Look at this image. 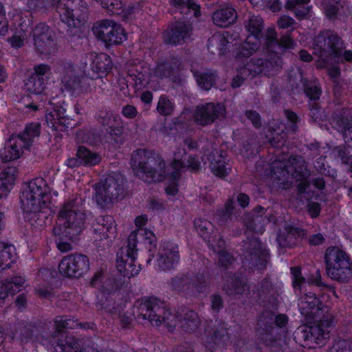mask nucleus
Instances as JSON below:
<instances>
[{
    "instance_id": "nucleus-32",
    "label": "nucleus",
    "mask_w": 352,
    "mask_h": 352,
    "mask_svg": "<svg viewBox=\"0 0 352 352\" xmlns=\"http://www.w3.org/2000/svg\"><path fill=\"white\" fill-rule=\"evenodd\" d=\"M89 56L90 59L92 60V62L90 64L91 69L94 73L97 74L96 77L93 75L91 76L92 79L94 78H101L102 76L100 74H105L111 69L110 57L106 54H101L100 55L91 54Z\"/></svg>"
},
{
    "instance_id": "nucleus-16",
    "label": "nucleus",
    "mask_w": 352,
    "mask_h": 352,
    "mask_svg": "<svg viewBox=\"0 0 352 352\" xmlns=\"http://www.w3.org/2000/svg\"><path fill=\"white\" fill-rule=\"evenodd\" d=\"M308 322L313 324L306 327L302 331L304 340L318 344H323V341L329 338L330 329L333 322V315H326V317Z\"/></svg>"
},
{
    "instance_id": "nucleus-26",
    "label": "nucleus",
    "mask_w": 352,
    "mask_h": 352,
    "mask_svg": "<svg viewBox=\"0 0 352 352\" xmlns=\"http://www.w3.org/2000/svg\"><path fill=\"white\" fill-rule=\"evenodd\" d=\"M25 149L26 148L19 138L12 134L6 142L4 148L0 150V157L4 162L17 160L23 155Z\"/></svg>"
},
{
    "instance_id": "nucleus-64",
    "label": "nucleus",
    "mask_w": 352,
    "mask_h": 352,
    "mask_svg": "<svg viewBox=\"0 0 352 352\" xmlns=\"http://www.w3.org/2000/svg\"><path fill=\"white\" fill-rule=\"evenodd\" d=\"M292 285L295 289H301V285L305 283V278L302 276L301 269L299 267H291Z\"/></svg>"
},
{
    "instance_id": "nucleus-5",
    "label": "nucleus",
    "mask_w": 352,
    "mask_h": 352,
    "mask_svg": "<svg viewBox=\"0 0 352 352\" xmlns=\"http://www.w3.org/2000/svg\"><path fill=\"white\" fill-rule=\"evenodd\" d=\"M131 166L135 174L146 182H160L166 177L165 161L152 150L140 148L133 151Z\"/></svg>"
},
{
    "instance_id": "nucleus-41",
    "label": "nucleus",
    "mask_w": 352,
    "mask_h": 352,
    "mask_svg": "<svg viewBox=\"0 0 352 352\" xmlns=\"http://www.w3.org/2000/svg\"><path fill=\"white\" fill-rule=\"evenodd\" d=\"M198 85L205 89L209 90L215 83L217 74L212 72L192 71Z\"/></svg>"
},
{
    "instance_id": "nucleus-9",
    "label": "nucleus",
    "mask_w": 352,
    "mask_h": 352,
    "mask_svg": "<svg viewBox=\"0 0 352 352\" xmlns=\"http://www.w3.org/2000/svg\"><path fill=\"white\" fill-rule=\"evenodd\" d=\"M344 43L342 38L334 31L323 30L316 36L313 50L320 60L324 64L333 57L342 54Z\"/></svg>"
},
{
    "instance_id": "nucleus-47",
    "label": "nucleus",
    "mask_w": 352,
    "mask_h": 352,
    "mask_svg": "<svg viewBox=\"0 0 352 352\" xmlns=\"http://www.w3.org/2000/svg\"><path fill=\"white\" fill-rule=\"evenodd\" d=\"M228 41L226 38L220 34L214 35L208 39V49L212 54L215 53V50L218 51L219 55L225 53Z\"/></svg>"
},
{
    "instance_id": "nucleus-42",
    "label": "nucleus",
    "mask_w": 352,
    "mask_h": 352,
    "mask_svg": "<svg viewBox=\"0 0 352 352\" xmlns=\"http://www.w3.org/2000/svg\"><path fill=\"white\" fill-rule=\"evenodd\" d=\"M58 339L56 345V352H80L78 341L72 336H64Z\"/></svg>"
},
{
    "instance_id": "nucleus-18",
    "label": "nucleus",
    "mask_w": 352,
    "mask_h": 352,
    "mask_svg": "<svg viewBox=\"0 0 352 352\" xmlns=\"http://www.w3.org/2000/svg\"><path fill=\"white\" fill-rule=\"evenodd\" d=\"M288 322V318L285 314H278L275 317L268 311H264L258 318L257 331L260 338L266 344L272 343L275 338L272 336L274 323L278 327H285Z\"/></svg>"
},
{
    "instance_id": "nucleus-34",
    "label": "nucleus",
    "mask_w": 352,
    "mask_h": 352,
    "mask_svg": "<svg viewBox=\"0 0 352 352\" xmlns=\"http://www.w3.org/2000/svg\"><path fill=\"white\" fill-rule=\"evenodd\" d=\"M179 65V60L176 58L161 62L156 65L153 71L154 76L160 78H170L177 72Z\"/></svg>"
},
{
    "instance_id": "nucleus-2",
    "label": "nucleus",
    "mask_w": 352,
    "mask_h": 352,
    "mask_svg": "<svg viewBox=\"0 0 352 352\" xmlns=\"http://www.w3.org/2000/svg\"><path fill=\"white\" fill-rule=\"evenodd\" d=\"M50 199L49 189L43 178H36L28 183L22 192L21 202L32 225L43 226L46 223L52 213Z\"/></svg>"
},
{
    "instance_id": "nucleus-20",
    "label": "nucleus",
    "mask_w": 352,
    "mask_h": 352,
    "mask_svg": "<svg viewBox=\"0 0 352 352\" xmlns=\"http://www.w3.org/2000/svg\"><path fill=\"white\" fill-rule=\"evenodd\" d=\"M226 109L220 103L208 102L198 105L193 113V120L197 125L205 126L212 124L217 119L224 118Z\"/></svg>"
},
{
    "instance_id": "nucleus-51",
    "label": "nucleus",
    "mask_w": 352,
    "mask_h": 352,
    "mask_svg": "<svg viewBox=\"0 0 352 352\" xmlns=\"http://www.w3.org/2000/svg\"><path fill=\"white\" fill-rule=\"evenodd\" d=\"M45 79H41L36 76H31L25 82L27 91L30 94H40L45 89Z\"/></svg>"
},
{
    "instance_id": "nucleus-57",
    "label": "nucleus",
    "mask_w": 352,
    "mask_h": 352,
    "mask_svg": "<svg viewBox=\"0 0 352 352\" xmlns=\"http://www.w3.org/2000/svg\"><path fill=\"white\" fill-rule=\"evenodd\" d=\"M106 130L111 139L116 143H121L122 142L124 126L122 120H120V123H116Z\"/></svg>"
},
{
    "instance_id": "nucleus-56",
    "label": "nucleus",
    "mask_w": 352,
    "mask_h": 352,
    "mask_svg": "<svg viewBox=\"0 0 352 352\" xmlns=\"http://www.w3.org/2000/svg\"><path fill=\"white\" fill-rule=\"evenodd\" d=\"M76 325H78V324L75 321L71 319H67L64 316H58L54 318L56 333H61L64 329H73Z\"/></svg>"
},
{
    "instance_id": "nucleus-60",
    "label": "nucleus",
    "mask_w": 352,
    "mask_h": 352,
    "mask_svg": "<svg viewBox=\"0 0 352 352\" xmlns=\"http://www.w3.org/2000/svg\"><path fill=\"white\" fill-rule=\"evenodd\" d=\"M335 157L340 159L343 164L352 166V155H349L348 150L344 146H337L333 150Z\"/></svg>"
},
{
    "instance_id": "nucleus-29",
    "label": "nucleus",
    "mask_w": 352,
    "mask_h": 352,
    "mask_svg": "<svg viewBox=\"0 0 352 352\" xmlns=\"http://www.w3.org/2000/svg\"><path fill=\"white\" fill-rule=\"evenodd\" d=\"M237 18V14L232 7L226 6L219 8L212 15L213 23L221 28H227L233 24Z\"/></svg>"
},
{
    "instance_id": "nucleus-49",
    "label": "nucleus",
    "mask_w": 352,
    "mask_h": 352,
    "mask_svg": "<svg viewBox=\"0 0 352 352\" xmlns=\"http://www.w3.org/2000/svg\"><path fill=\"white\" fill-rule=\"evenodd\" d=\"M121 118L119 115L110 111H100L98 116V121L103 126H107V129L112 126V125L120 123Z\"/></svg>"
},
{
    "instance_id": "nucleus-38",
    "label": "nucleus",
    "mask_w": 352,
    "mask_h": 352,
    "mask_svg": "<svg viewBox=\"0 0 352 352\" xmlns=\"http://www.w3.org/2000/svg\"><path fill=\"white\" fill-rule=\"evenodd\" d=\"M37 327L30 323H22L19 325L13 334V338L19 340L21 344L30 342L37 333Z\"/></svg>"
},
{
    "instance_id": "nucleus-13",
    "label": "nucleus",
    "mask_w": 352,
    "mask_h": 352,
    "mask_svg": "<svg viewBox=\"0 0 352 352\" xmlns=\"http://www.w3.org/2000/svg\"><path fill=\"white\" fill-rule=\"evenodd\" d=\"M93 32L98 39L109 45L120 44L126 39L121 25L109 19L96 22L93 26Z\"/></svg>"
},
{
    "instance_id": "nucleus-12",
    "label": "nucleus",
    "mask_w": 352,
    "mask_h": 352,
    "mask_svg": "<svg viewBox=\"0 0 352 352\" xmlns=\"http://www.w3.org/2000/svg\"><path fill=\"white\" fill-rule=\"evenodd\" d=\"M266 56L265 58L252 59L246 67L242 68L239 73L243 75L252 74H263L270 77L276 75L283 68V60L276 50L264 51Z\"/></svg>"
},
{
    "instance_id": "nucleus-61",
    "label": "nucleus",
    "mask_w": 352,
    "mask_h": 352,
    "mask_svg": "<svg viewBox=\"0 0 352 352\" xmlns=\"http://www.w3.org/2000/svg\"><path fill=\"white\" fill-rule=\"evenodd\" d=\"M16 169L14 166L6 168L0 174V179L12 187L16 179Z\"/></svg>"
},
{
    "instance_id": "nucleus-23",
    "label": "nucleus",
    "mask_w": 352,
    "mask_h": 352,
    "mask_svg": "<svg viewBox=\"0 0 352 352\" xmlns=\"http://www.w3.org/2000/svg\"><path fill=\"white\" fill-rule=\"evenodd\" d=\"M92 227L94 234L101 241L105 239L111 241L116 237L115 220L110 215L98 217L93 223Z\"/></svg>"
},
{
    "instance_id": "nucleus-52",
    "label": "nucleus",
    "mask_w": 352,
    "mask_h": 352,
    "mask_svg": "<svg viewBox=\"0 0 352 352\" xmlns=\"http://www.w3.org/2000/svg\"><path fill=\"white\" fill-rule=\"evenodd\" d=\"M175 109V104L168 96L162 95L160 97L157 105V111L162 116H170Z\"/></svg>"
},
{
    "instance_id": "nucleus-28",
    "label": "nucleus",
    "mask_w": 352,
    "mask_h": 352,
    "mask_svg": "<svg viewBox=\"0 0 352 352\" xmlns=\"http://www.w3.org/2000/svg\"><path fill=\"white\" fill-rule=\"evenodd\" d=\"M245 281L235 274H228L223 279L222 289L227 296L236 298L245 291Z\"/></svg>"
},
{
    "instance_id": "nucleus-44",
    "label": "nucleus",
    "mask_w": 352,
    "mask_h": 352,
    "mask_svg": "<svg viewBox=\"0 0 352 352\" xmlns=\"http://www.w3.org/2000/svg\"><path fill=\"white\" fill-rule=\"evenodd\" d=\"M14 248L0 242V270L10 267L14 261Z\"/></svg>"
},
{
    "instance_id": "nucleus-39",
    "label": "nucleus",
    "mask_w": 352,
    "mask_h": 352,
    "mask_svg": "<svg viewBox=\"0 0 352 352\" xmlns=\"http://www.w3.org/2000/svg\"><path fill=\"white\" fill-rule=\"evenodd\" d=\"M82 165L93 166L98 164L102 158L96 152L92 151L85 146H80L76 153Z\"/></svg>"
},
{
    "instance_id": "nucleus-25",
    "label": "nucleus",
    "mask_w": 352,
    "mask_h": 352,
    "mask_svg": "<svg viewBox=\"0 0 352 352\" xmlns=\"http://www.w3.org/2000/svg\"><path fill=\"white\" fill-rule=\"evenodd\" d=\"M46 122L55 131H65L72 128L74 122L66 114V109L57 106L53 111L46 114Z\"/></svg>"
},
{
    "instance_id": "nucleus-48",
    "label": "nucleus",
    "mask_w": 352,
    "mask_h": 352,
    "mask_svg": "<svg viewBox=\"0 0 352 352\" xmlns=\"http://www.w3.org/2000/svg\"><path fill=\"white\" fill-rule=\"evenodd\" d=\"M265 212L266 210L263 207L261 206H257L256 207H255L251 212L252 219L248 225V227L254 232L261 231V228H257V223H262L264 224L265 223L270 222V220L267 218H263V215Z\"/></svg>"
},
{
    "instance_id": "nucleus-22",
    "label": "nucleus",
    "mask_w": 352,
    "mask_h": 352,
    "mask_svg": "<svg viewBox=\"0 0 352 352\" xmlns=\"http://www.w3.org/2000/svg\"><path fill=\"white\" fill-rule=\"evenodd\" d=\"M192 30L190 23L186 21H176L164 32V40L173 45L182 44L190 38Z\"/></svg>"
},
{
    "instance_id": "nucleus-8",
    "label": "nucleus",
    "mask_w": 352,
    "mask_h": 352,
    "mask_svg": "<svg viewBox=\"0 0 352 352\" xmlns=\"http://www.w3.org/2000/svg\"><path fill=\"white\" fill-rule=\"evenodd\" d=\"M95 199L101 207H105L124 197V179L121 175H109L95 185Z\"/></svg>"
},
{
    "instance_id": "nucleus-3",
    "label": "nucleus",
    "mask_w": 352,
    "mask_h": 352,
    "mask_svg": "<svg viewBox=\"0 0 352 352\" xmlns=\"http://www.w3.org/2000/svg\"><path fill=\"white\" fill-rule=\"evenodd\" d=\"M86 217L85 200L80 196L69 198L60 207L54 234L77 239L85 228Z\"/></svg>"
},
{
    "instance_id": "nucleus-43",
    "label": "nucleus",
    "mask_w": 352,
    "mask_h": 352,
    "mask_svg": "<svg viewBox=\"0 0 352 352\" xmlns=\"http://www.w3.org/2000/svg\"><path fill=\"white\" fill-rule=\"evenodd\" d=\"M198 234L208 243L212 242L214 226L212 223L204 219H197L194 222Z\"/></svg>"
},
{
    "instance_id": "nucleus-11",
    "label": "nucleus",
    "mask_w": 352,
    "mask_h": 352,
    "mask_svg": "<svg viewBox=\"0 0 352 352\" xmlns=\"http://www.w3.org/2000/svg\"><path fill=\"white\" fill-rule=\"evenodd\" d=\"M56 8L60 20L70 28L80 27L88 19V8L84 0H59Z\"/></svg>"
},
{
    "instance_id": "nucleus-55",
    "label": "nucleus",
    "mask_w": 352,
    "mask_h": 352,
    "mask_svg": "<svg viewBox=\"0 0 352 352\" xmlns=\"http://www.w3.org/2000/svg\"><path fill=\"white\" fill-rule=\"evenodd\" d=\"M277 34L274 28L267 29L265 35V47L264 51L276 50L278 46Z\"/></svg>"
},
{
    "instance_id": "nucleus-4",
    "label": "nucleus",
    "mask_w": 352,
    "mask_h": 352,
    "mask_svg": "<svg viewBox=\"0 0 352 352\" xmlns=\"http://www.w3.org/2000/svg\"><path fill=\"white\" fill-rule=\"evenodd\" d=\"M139 237L145 240L150 245L149 250L152 247L155 248L154 242L155 236L151 230L138 229L133 231L129 236L126 245H123L117 253L116 267L119 272L129 278L139 274L141 267L140 264H136V255L138 252L137 243Z\"/></svg>"
},
{
    "instance_id": "nucleus-31",
    "label": "nucleus",
    "mask_w": 352,
    "mask_h": 352,
    "mask_svg": "<svg viewBox=\"0 0 352 352\" xmlns=\"http://www.w3.org/2000/svg\"><path fill=\"white\" fill-rule=\"evenodd\" d=\"M41 134V124L38 122H31L28 124L23 131L18 134H13L18 137L22 144L30 150L33 142L36 138H38Z\"/></svg>"
},
{
    "instance_id": "nucleus-53",
    "label": "nucleus",
    "mask_w": 352,
    "mask_h": 352,
    "mask_svg": "<svg viewBox=\"0 0 352 352\" xmlns=\"http://www.w3.org/2000/svg\"><path fill=\"white\" fill-rule=\"evenodd\" d=\"M102 8L112 15H119L122 13L123 3L120 0H100Z\"/></svg>"
},
{
    "instance_id": "nucleus-54",
    "label": "nucleus",
    "mask_w": 352,
    "mask_h": 352,
    "mask_svg": "<svg viewBox=\"0 0 352 352\" xmlns=\"http://www.w3.org/2000/svg\"><path fill=\"white\" fill-rule=\"evenodd\" d=\"M170 3L179 9L187 8L192 10L196 17L199 16L201 14L200 6L194 0H171Z\"/></svg>"
},
{
    "instance_id": "nucleus-63",
    "label": "nucleus",
    "mask_w": 352,
    "mask_h": 352,
    "mask_svg": "<svg viewBox=\"0 0 352 352\" xmlns=\"http://www.w3.org/2000/svg\"><path fill=\"white\" fill-rule=\"evenodd\" d=\"M258 294L260 296H263V298L270 299V296H273L274 295L275 290L272 287V283L268 280L264 279L261 283Z\"/></svg>"
},
{
    "instance_id": "nucleus-14",
    "label": "nucleus",
    "mask_w": 352,
    "mask_h": 352,
    "mask_svg": "<svg viewBox=\"0 0 352 352\" xmlns=\"http://www.w3.org/2000/svg\"><path fill=\"white\" fill-rule=\"evenodd\" d=\"M298 307L301 314L307 321L332 315L329 312V307L324 305L315 293L311 292L305 293L299 298Z\"/></svg>"
},
{
    "instance_id": "nucleus-58",
    "label": "nucleus",
    "mask_w": 352,
    "mask_h": 352,
    "mask_svg": "<svg viewBox=\"0 0 352 352\" xmlns=\"http://www.w3.org/2000/svg\"><path fill=\"white\" fill-rule=\"evenodd\" d=\"M57 239L56 243L57 248L61 252H67L73 250V245L70 241H74L76 239H70L67 236L55 235Z\"/></svg>"
},
{
    "instance_id": "nucleus-7",
    "label": "nucleus",
    "mask_w": 352,
    "mask_h": 352,
    "mask_svg": "<svg viewBox=\"0 0 352 352\" xmlns=\"http://www.w3.org/2000/svg\"><path fill=\"white\" fill-rule=\"evenodd\" d=\"M273 177L280 184L286 185L295 181L305 180L310 176L307 164L302 156H292L286 161L274 163L272 168Z\"/></svg>"
},
{
    "instance_id": "nucleus-17",
    "label": "nucleus",
    "mask_w": 352,
    "mask_h": 352,
    "mask_svg": "<svg viewBox=\"0 0 352 352\" xmlns=\"http://www.w3.org/2000/svg\"><path fill=\"white\" fill-rule=\"evenodd\" d=\"M243 248L245 250L244 265L250 268L256 267L258 270L265 267L269 259V254L258 239L256 238L248 239L244 242Z\"/></svg>"
},
{
    "instance_id": "nucleus-33",
    "label": "nucleus",
    "mask_w": 352,
    "mask_h": 352,
    "mask_svg": "<svg viewBox=\"0 0 352 352\" xmlns=\"http://www.w3.org/2000/svg\"><path fill=\"white\" fill-rule=\"evenodd\" d=\"M128 74L136 86H142L148 82L151 69L146 64L139 63L131 66L128 70Z\"/></svg>"
},
{
    "instance_id": "nucleus-27",
    "label": "nucleus",
    "mask_w": 352,
    "mask_h": 352,
    "mask_svg": "<svg viewBox=\"0 0 352 352\" xmlns=\"http://www.w3.org/2000/svg\"><path fill=\"white\" fill-rule=\"evenodd\" d=\"M208 160L210 162V167L215 175L224 177L229 174L231 164L222 151L214 149L208 155Z\"/></svg>"
},
{
    "instance_id": "nucleus-21",
    "label": "nucleus",
    "mask_w": 352,
    "mask_h": 352,
    "mask_svg": "<svg viewBox=\"0 0 352 352\" xmlns=\"http://www.w3.org/2000/svg\"><path fill=\"white\" fill-rule=\"evenodd\" d=\"M35 50L41 54L49 55L56 50V43L49 27L45 23L38 24L33 30Z\"/></svg>"
},
{
    "instance_id": "nucleus-45",
    "label": "nucleus",
    "mask_w": 352,
    "mask_h": 352,
    "mask_svg": "<svg viewBox=\"0 0 352 352\" xmlns=\"http://www.w3.org/2000/svg\"><path fill=\"white\" fill-rule=\"evenodd\" d=\"M14 248L0 242V270L10 267L14 261Z\"/></svg>"
},
{
    "instance_id": "nucleus-36",
    "label": "nucleus",
    "mask_w": 352,
    "mask_h": 352,
    "mask_svg": "<svg viewBox=\"0 0 352 352\" xmlns=\"http://www.w3.org/2000/svg\"><path fill=\"white\" fill-rule=\"evenodd\" d=\"M244 27L254 37L255 40H258L262 37L264 24L263 20L260 16L249 15L244 22Z\"/></svg>"
},
{
    "instance_id": "nucleus-10",
    "label": "nucleus",
    "mask_w": 352,
    "mask_h": 352,
    "mask_svg": "<svg viewBox=\"0 0 352 352\" xmlns=\"http://www.w3.org/2000/svg\"><path fill=\"white\" fill-rule=\"evenodd\" d=\"M170 289L183 296H194L204 292L208 285V279L203 274L192 276L180 274L171 278L168 282Z\"/></svg>"
},
{
    "instance_id": "nucleus-19",
    "label": "nucleus",
    "mask_w": 352,
    "mask_h": 352,
    "mask_svg": "<svg viewBox=\"0 0 352 352\" xmlns=\"http://www.w3.org/2000/svg\"><path fill=\"white\" fill-rule=\"evenodd\" d=\"M199 338L208 347L223 346L229 342L230 334L228 324L224 322H218L205 326L204 332L200 333Z\"/></svg>"
},
{
    "instance_id": "nucleus-40",
    "label": "nucleus",
    "mask_w": 352,
    "mask_h": 352,
    "mask_svg": "<svg viewBox=\"0 0 352 352\" xmlns=\"http://www.w3.org/2000/svg\"><path fill=\"white\" fill-rule=\"evenodd\" d=\"M304 92L309 98V103L318 102L320 98L322 90L316 81H309L305 78H301Z\"/></svg>"
},
{
    "instance_id": "nucleus-35",
    "label": "nucleus",
    "mask_w": 352,
    "mask_h": 352,
    "mask_svg": "<svg viewBox=\"0 0 352 352\" xmlns=\"http://www.w3.org/2000/svg\"><path fill=\"white\" fill-rule=\"evenodd\" d=\"M336 127L343 133L346 142L352 141V112L344 111L336 120Z\"/></svg>"
},
{
    "instance_id": "nucleus-1",
    "label": "nucleus",
    "mask_w": 352,
    "mask_h": 352,
    "mask_svg": "<svg viewBox=\"0 0 352 352\" xmlns=\"http://www.w3.org/2000/svg\"><path fill=\"white\" fill-rule=\"evenodd\" d=\"M133 312L138 320H146L157 327L164 324L171 332L178 327L185 332L192 333L200 324L199 318L193 310L183 307L177 313H172L164 301L155 297L136 301Z\"/></svg>"
},
{
    "instance_id": "nucleus-24",
    "label": "nucleus",
    "mask_w": 352,
    "mask_h": 352,
    "mask_svg": "<svg viewBox=\"0 0 352 352\" xmlns=\"http://www.w3.org/2000/svg\"><path fill=\"white\" fill-rule=\"evenodd\" d=\"M179 252L177 245L167 243L158 253L157 266L162 271H169L175 268L179 261Z\"/></svg>"
},
{
    "instance_id": "nucleus-59",
    "label": "nucleus",
    "mask_w": 352,
    "mask_h": 352,
    "mask_svg": "<svg viewBox=\"0 0 352 352\" xmlns=\"http://www.w3.org/2000/svg\"><path fill=\"white\" fill-rule=\"evenodd\" d=\"M258 48V41H252L250 37H248L246 41L242 44L241 54L245 57L250 56Z\"/></svg>"
},
{
    "instance_id": "nucleus-30",
    "label": "nucleus",
    "mask_w": 352,
    "mask_h": 352,
    "mask_svg": "<svg viewBox=\"0 0 352 352\" xmlns=\"http://www.w3.org/2000/svg\"><path fill=\"white\" fill-rule=\"evenodd\" d=\"M59 69L63 73L61 89L73 91L77 89L80 80L75 74L74 65L71 63H65L61 65Z\"/></svg>"
},
{
    "instance_id": "nucleus-46",
    "label": "nucleus",
    "mask_w": 352,
    "mask_h": 352,
    "mask_svg": "<svg viewBox=\"0 0 352 352\" xmlns=\"http://www.w3.org/2000/svg\"><path fill=\"white\" fill-rule=\"evenodd\" d=\"M14 248L0 242V270L10 267L14 261Z\"/></svg>"
},
{
    "instance_id": "nucleus-15",
    "label": "nucleus",
    "mask_w": 352,
    "mask_h": 352,
    "mask_svg": "<svg viewBox=\"0 0 352 352\" xmlns=\"http://www.w3.org/2000/svg\"><path fill=\"white\" fill-rule=\"evenodd\" d=\"M89 269L88 257L82 254H71L64 256L58 265L60 274L68 278H79Z\"/></svg>"
},
{
    "instance_id": "nucleus-62",
    "label": "nucleus",
    "mask_w": 352,
    "mask_h": 352,
    "mask_svg": "<svg viewBox=\"0 0 352 352\" xmlns=\"http://www.w3.org/2000/svg\"><path fill=\"white\" fill-rule=\"evenodd\" d=\"M218 254L219 265L224 269H228L235 261L233 256L226 251L219 250Z\"/></svg>"
},
{
    "instance_id": "nucleus-50",
    "label": "nucleus",
    "mask_w": 352,
    "mask_h": 352,
    "mask_svg": "<svg viewBox=\"0 0 352 352\" xmlns=\"http://www.w3.org/2000/svg\"><path fill=\"white\" fill-rule=\"evenodd\" d=\"M309 2V0H288L285 4L287 9L295 12L296 16L302 17L306 16L309 10L305 5Z\"/></svg>"
},
{
    "instance_id": "nucleus-37",
    "label": "nucleus",
    "mask_w": 352,
    "mask_h": 352,
    "mask_svg": "<svg viewBox=\"0 0 352 352\" xmlns=\"http://www.w3.org/2000/svg\"><path fill=\"white\" fill-rule=\"evenodd\" d=\"M186 155V149L181 147L177 148L173 153V160L170 164L172 168L170 176L173 180H179L180 179L183 168L185 166V162L182 161V158Z\"/></svg>"
},
{
    "instance_id": "nucleus-6",
    "label": "nucleus",
    "mask_w": 352,
    "mask_h": 352,
    "mask_svg": "<svg viewBox=\"0 0 352 352\" xmlns=\"http://www.w3.org/2000/svg\"><path fill=\"white\" fill-rule=\"evenodd\" d=\"M327 276L340 283H347L352 280V261L349 255L338 247L328 248L324 254Z\"/></svg>"
}]
</instances>
